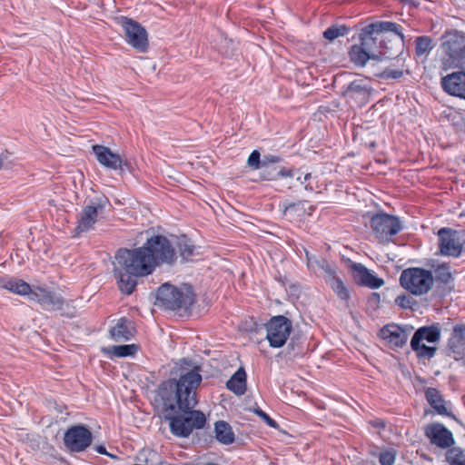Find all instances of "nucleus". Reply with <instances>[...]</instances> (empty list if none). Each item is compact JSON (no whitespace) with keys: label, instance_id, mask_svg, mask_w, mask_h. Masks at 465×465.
I'll return each instance as SVG.
<instances>
[{"label":"nucleus","instance_id":"1","mask_svg":"<svg viewBox=\"0 0 465 465\" xmlns=\"http://www.w3.org/2000/svg\"><path fill=\"white\" fill-rule=\"evenodd\" d=\"M200 366H191V361L183 359L177 368L178 378L163 381L158 389L171 432L179 438H187L194 430L204 428L206 417L194 410L198 403L197 389L203 378Z\"/></svg>","mask_w":465,"mask_h":465},{"label":"nucleus","instance_id":"2","mask_svg":"<svg viewBox=\"0 0 465 465\" xmlns=\"http://www.w3.org/2000/svg\"><path fill=\"white\" fill-rule=\"evenodd\" d=\"M173 242L163 235H153L138 248L119 249L115 253L114 274L120 291L131 294L137 278L152 274L156 267L173 265L177 261Z\"/></svg>","mask_w":465,"mask_h":465},{"label":"nucleus","instance_id":"3","mask_svg":"<svg viewBox=\"0 0 465 465\" xmlns=\"http://www.w3.org/2000/svg\"><path fill=\"white\" fill-rule=\"evenodd\" d=\"M388 34H392L404 44L403 28L397 23L379 21L362 27L358 35L360 44L353 45L349 52L351 61L362 67L369 60H381L394 55L391 52L392 47L388 45L391 42Z\"/></svg>","mask_w":465,"mask_h":465},{"label":"nucleus","instance_id":"4","mask_svg":"<svg viewBox=\"0 0 465 465\" xmlns=\"http://www.w3.org/2000/svg\"><path fill=\"white\" fill-rule=\"evenodd\" d=\"M194 302V294L190 285L176 287L168 282L157 291L156 305L170 311H187Z\"/></svg>","mask_w":465,"mask_h":465},{"label":"nucleus","instance_id":"5","mask_svg":"<svg viewBox=\"0 0 465 465\" xmlns=\"http://www.w3.org/2000/svg\"><path fill=\"white\" fill-rule=\"evenodd\" d=\"M441 48L444 53V69L465 68V36L458 31L446 32L441 36Z\"/></svg>","mask_w":465,"mask_h":465},{"label":"nucleus","instance_id":"6","mask_svg":"<svg viewBox=\"0 0 465 465\" xmlns=\"http://www.w3.org/2000/svg\"><path fill=\"white\" fill-rule=\"evenodd\" d=\"M371 228L379 242H388L401 231V223L394 215L378 213L371 219Z\"/></svg>","mask_w":465,"mask_h":465},{"label":"nucleus","instance_id":"7","mask_svg":"<svg viewBox=\"0 0 465 465\" xmlns=\"http://www.w3.org/2000/svg\"><path fill=\"white\" fill-rule=\"evenodd\" d=\"M266 339L272 348L282 347L292 330V321L283 315L273 316L265 324Z\"/></svg>","mask_w":465,"mask_h":465},{"label":"nucleus","instance_id":"8","mask_svg":"<svg viewBox=\"0 0 465 465\" xmlns=\"http://www.w3.org/2000/svg\"><path fill=\"white\" fill-rule=\"evenodd\" d=\"M438 238L441 254L452 257L461 254L465 240L460 232L444 227L438 231Z\"/></svg>","mask_w":465,"mask_h":465},{"label":"nucleus","instance_id":"9","mask_svg":"<svg viewBox=\"0 0 465 465\" xmlns=\"http://www.w3.org/2000/svg\"><path fill=\"white\" fill-rule=\"evenodd\" d=\"M107 203L109 201L106 198H97L91 201L90 204L84 206L78 214L75 232L80 234L91 230L97 222L98 213L104 209Z\"/></svg>","mask_w":465,"mask_h":465},{"label":"nucleus","instance_id":"10","mask_svg":"<svg viewBox=\"0 0 465 465\" xmlns=\"http://www.w3.org/2000/svg\"><path fill=\"white\" fill-rule=\"evenodd\" d=\"M92 432L84 425L69 428L64 433V443L73 452H81L92 443Z\"/></svg>","mask_w":465,"mask_h":465},{"label":"nucleus","instance_id":"11","mask_svg":"<svg viewBox=\"0 0 465 465\" xmlns=\"http://www.w3.org/2000/svg\"><path fill=\"white\" fill-rule=\"evenodd\" d=\"M123 28L129 45L141 52H144L147 49V32L139 23L124 17Z\"/></svg>","mask_w":465,"mask_h":465},{"label":"nucleus","instance_id":"12","mask_svg":"<svg viewBox=\"0 0 465 465\" xmlns=\"http://www.w3.org/2000/svg\"><path fill=\"white\" fill-rule=\"evenodd\" d=\"M433 283V276L430 271L420 268H409V292L415 295L429 292Z\"/></svg>","mask_w":465,"mask_h":465},{"label":"nucleus","instance_id":"13","mask_svg":"<svg viewBox=\"0 0 465 465\" xmlns=\"http://www.w3.org/2000/svg\"><path fill=\"white\" fill-rule=\"evenodd\" d=\"M93 153L98 163L107 169L124 171V166L128 167L127 161L107 146L95 144L93 146Z\"/></svg>","mask_w":465,"mask_h":465},{"label":"nucleus","instance_id":"14","mask_svg":"<svg viewBox=\"0 0 465 465\" xmlns=\"http://www.w3.org/2000/svg\"><path fill=\"white\" fill-rule=\"evenodd\" d=\"M379 336L393 350L402 348L407 341L405 328L395 323H389L383 326L379 331Z\"/></svg>","mask_w":465,"mask_h":465},{"label":"nucleus","instance_id":"15","mask_svg":"<svg viewBox=\"0 0 465 465\" xmlns=\"http://www.w3.org/2000/svg\"><path fill=\"white\" fill-rule=\"evenodd\" d=\"M448 355L455 361L465 357V324H456L447 341Z\"/></svg>","mask_w":465,"mask_h":465},{"label":"nucleus","instance_id":"16","mask_svg":"<svg viewBox=\"0 0 465 465\" xmlns=\"http://www.w3.org/2000/svg\"><path fill=\"white\" fill-rule=\"evenodd\" d=\"M354 282L361 286L378 289L383 285L384 281L371 272L363 264L352 262L350 266Z\"/></svg>","mask_w":465,"mask_h":465},{"label":"nucleus","instance_id":"17","mask_svg":"<svg viewBox=\"0 0 465 465\" xmlns=\"http://www.w3.org/2000/svg\"><path fill=\"white\" fill-rule=\"evenodd\" d=\"M425 435L432 444L440 449H447L454 444L452 433L440 423L427 426Z\"/></svg>","mask_w":465,"mask_h":465},{"label":"nucleus","instance_id":"18","mask_svg":"<svg viewBox=\"0 0 465 465\" xmlns=\"http://www.w3.org/2000/svg\"><path fill=\"white\" fill-rule=\"evenodd\" d=\"M38 302L45 310H61L64 307V298L54 292L43 288H37L31 293V300Z\"/></svg>","mask_w":465,"mask_h":465},{"label":"nucleus","instance_id":"19","mask_svg":"<svg viewBox=\"0 0 465 465\" xmlns=\"http://www.w3.org/2000/svg\"><path fill=\"white\" fill-rule=\"evenodd\" d=\"M441 85L449 94L465 99V72H455L442 77Z\"/></svg>","mask_w":465,"mask_h":465},{"label":"nucleus","instance_id":"20","mask_svg":"<svg viewBox=\"0 0 465 465\" xmlns=\"http://www.w3.org/2000/svg\"><path fill=\"white\" fill-rule=\"evenodd\" d=\"M344 96L349 100L358 101L360 104H365L371 94V87L366 80L357 79L351 82L343 92Z\"/></svg>","mask_w":465,"mask_h":465},{"label":"nucleus","instance_id":"21","mask_svg":"<svg viewBox=\"0 0 465 465\" xmlns=\"http://www.w3.org/2000/svg\"><path fill=\"white\" fill-rule=\"evenodd\" d=\"M134 327L133 322L126 318H121L114 326L110 333L115 341H129L133 338Z\"/></svg>","mask_w":465,"mask_h":465},{"label":"nucleus","instance_id":"22","mask_svg":"<svg viewBox=\"0 0 465 465\" xmlns=\"http://www.w3.org/2000/svg\"><path fill=\"white\" fill-rule=\"evenodd\" d=\"M440 339V330L437 325L423 326L419 328L411 338V343L416 345L418 341L437 342Z\"/></svg>","mask_w":465,"mask_h":465},{"label":"nucleus","instance_id":"23","mask_svg":"<svg viewBox=\"0 0 465 465\" xmlns=\"http://www.w3.org/2000/svg\"><path fill=\"white\" fill-rule=\"evenodd\" d=\"M215 439L223 445H231L235 441V435L232 426L224 421L218 420L214 423Z\"/></svg>","mask_w":465,"mask_h":465},{"label":"nucleus","instance_id":"24","mask_svg":"<svg viewBox=\"0 0 465 465\" xmlns=\"http://www.w3.org/2000/svg\"><path fill=\"white\" fill-rule=\"evenodd\" d=\"M226 387L238 396L243 395L246 391V372L243 368H240L228 380Z\"/></svg>","mask_w":465,"mask_h":465},{"label":"nucleus","instance_id":"25","mask_svg":"<svg viewBox=\"0 0 465 465\" xmlns=\"http://www.w3.org/2000/svg\"><path fill=\"white\" fill-rule=\"evenodd\" d=\"M305 256L309 270L315 273L322 272L324 273V275H329V273L334 270L325 259L317 258L306 250Z\"/></svg>","mask_w":465,"mask_h":465},{"label":"nucleus","instance_id":"26","mask_svg":"<svg viewBox=\"0 0 465 465\" xmlns=\"http://www.w3.org/2000/svg\"><path fill=\"white\" fill-rule=\"evenodd\" d=\"M324 279L340 299L347 301L350 298L348 289L341 279L336 276L335 270L329 273V275H324Z\"/></svg>","mask_w":465,"mask_h":465},{"label":"nucleus","instance_id":"27","mask_svg":"<svg viewBox=\"0 0 465 465\" xmlns=\"http://www.w3.org/2000/svg\"><path fill=\"white\" fill-rule=\"evenodd\" d=\"M174 247L178 249L180 257L183 262H188L195 253V246L190 239L183 235L176 239Z\"/></svg>","mask_w":465,"mask_h":465},{"label":"nucleus","instance_id":"28","mask_svg":"<svg viewBox=\"0 0 465 465\" xmlns=\"http://www.w3.org/2000/svg\"><path fill=\"white\" fill-rule=\"evenodd\" d=\"M426 399L430 405L440 415H450L444 405V401L439 391L434 388L427 389L425 392Z\"/></svg>","mask_w":465,"mask_h":465},{"label":"nucleus","instance_id":"29","mask_svg":"<svg viewBox=\"0 0 465 465\" xmlns=\"http://www.w3.org/2000/svg\"><path fill=\"white\" fill-rule=\"evenodd\" d=\"M5 289L19 295H28L29 300H31V293L34 291L31 289V286L25 282L24 280L10 278V280H6L4 282Z\"/></svg>","mask_w":465,"mask_h":465},{"label":"nucleus","instance_id":"30","mask_svg":"<svg viewBox=\"0 0 465 465\" xmlns=\"http://www.w3.org/2000/svg\"><path fill=\"white\" fill-rule=\"evenodd\" d=\"M137 346L135 344H124V345H114L109 347L107 351L114 357L123 358L127 356H133L137 351Z\"/></svg>","mask_w":465,"mask_h":465},{"label":"nucleus","instance_id":"31","mask_svg":"<svg viewBox=\"0 0 465 465\" xmlns=\"http://www.w3.org/2000/svg\"><path fill=\"white\" fill-rule=\"evenodd\" d=\"M350 30V27L344 25H332L323 32V37L332 42L340 36L348 35Z\"/></svg>","mask_w":465,"mask_h":465},{"label":"nucleus","instance_id":"32","mask_svg":"<svg viewBox=\"0 0 465 465\" xmlns=\"http://www.w3.org/2000/svg\"><path fill=\"white\" fill-rule=\"evenodd\" d=\"M432 47V40L429 36H419L415 40V53L418 56L429 54Z\"/></svg>","mask_w":465,"mask_h":465},{"label":"nucleus","instance_id":"33","mask_svg":"<svg viewBox=\"0 0 465 465\" xmlns=\"http://www.w3.org/2000/svg\"><path fill=\"white\" fill-rule=\"evenodd\" d=\"M411 346L420 359H430L435 355L437 351L435 346H427L420 341H418L416 345L411 342Z\"/></svg>","mask_w":465,"mask_h":465},{"label":"nucleus","instance_id":"34","mask_svg":"<svg viewBox=\"0 0 465 465\" xmlns=\"http://www.w3.org/2000/svg\"><path fill=\"white\" fill-rule=\"evenodd\" d=\"M435 280L439 282L447 284L452 280L450 266L447 264L438 265L434 270Z\"/></svg>","mask_w":465,"mask_h":465},{"label":"nucleus","instance_id":"35","mask_svg":"<svg viewBox=\"0 0 465 465\" xmlns=\"http://www.w3.org/2000/svg\"><path fill=\"white\" fill-rule=\"evenodd\" d=\"M247 164L253 170L262 168V159L261 160V154L257 150L252 151L249 155Z\"/></svg>","mask_w":465,"mask_h":465},{"label":"nucleus","instance_id":"36","mask_svg":"<svg viewBox=\"0 0 465 465\" xmlns=\"http://www.w3.org/2000/svg\"><path fill=\"white\" fill-rule=\"evenodd\" d=\"M381 465H393L395 461V452L393 450L381 451L379 455Z\"/></svg>","mask_w":465,"mask_h":465},{"label":"nucleus","instance_id":"37","mask_svg":"<svg viewBox=\"0 0 465 465\" xmlns=\"http://www.w3.org/2000/svg\"><path fill=\"white\" fill-rule=\"evenodd\" d=\"M460 451L459 450L451 449L447 452V460L450 465H465V461L460 460Z\"/></svg>","mask_w":465,"mask_h":465},{"label":"nucleus","instance_id":"38","mask_svg":"<svg viewBox=\"0 0 465 465\" xmlns=\"http://www.w3.org/2000/svg\"><path fill=\"white\" fill-rule=\"evenodd\" d=\"M380 302H381V297H380V294L377 293V292H372L369 298H368V301H367V308H368V311H371V312H376L377 309L379 308L380 306Z\"/></svg>","mask_w":465,"mask_h":465},{"label":"nucleus","instance_id":"39","mask_svg":"<svg viewBox=\"0 0 465 465\" xmlns=\"http://www.w3.org/2000/svg\"><path fill=\"white\" fill-rule=\"evenodd\" d=\"M282 162V158L278 155L267 154L262 158V168L271 167L272 164Z\"/></svg>","mask_w":465,"mask_h":465},{"label":"nucleus","instance_id":"40","mask_svg":"<svg viewBox=\"0 0 465 465\" xmlns=\"http://www.w3.org/2000/svg\"><path fill=\"white\" fill-rule=\"evenodd\" d=\"M255 413L261 417L264 422L271 428H276L277 422L272 419L267 413H265L262 410L257 409L255 410Z\"/></svg>","mask_w":465,"mask_h":465},{"label":"nucleus","instance_id":"41","mask_svg":"<svg viewBox=\"0 0 465 465\" xmlns=\"http://www.w3.org/2000/svg\"><path fill=\"white\" fill-rule=\"evenodd\" d=\"M403 75L402 70H396V69H386L382 73V77L385 79H398L401 78Z\"/></svg>","mask_w":465,"mask_h":465},{"label":"nucleus","instance_id":"42","mask_svg":"<svg viewBox=\"0 0 465 465\" xmlns=\"http://www.w3.org/2000/svg\"><path fill=\"white\" fill-rule=\"evenodd\" d=\"M262 169V177L265 180H276L277 179V171L275 169L268 168H261Z\"/></svg>","mask_w":465,"mask_h":465},{"label":"nucleus","instance_id":"43","mask_svg":"<svg viewBox=\"0 0 465 465\" xmlns=\"http://www.w3.org/2000/svg\"><path fill=\"white\" fill-rule=\"evenodd\" d=\"M299 173L298 170L281 168L277 171V178L282 177H293Z\"/></svg>","mask_w":465,"mask_h":465},{"label":"nucleus","instance_id":"44","mask_svg":"<svg viewBox=\"0 0 465 465\" xmlns=\"http://www.w3.org/2000/svg\"><path fill=\"white\" fill-rule=\"evenodd\" d=\"M395 302L400 307H401L403 309L407 308V296L406 295L402 294V295L398 296L396 298Z\"/></svg>","mask_w":465,"mask_h":465},{"label":"nucleus","instance_id":"45","mask_svg":"<svg viewBox=\"0 0 465 465\" xmlns=\"http://www.w3.org/2000/svg\"><path fill=\"white\" fill-rule=\"evenodd\" d=\"M401 285L407 290V269L403 270L400 276Z\"/></svg>","mask_w":465,"mask_h":465},{"label":"nucleus","instance_id":"46","mask_svg":"<svg viewBox=\"0 0 465 465\" xmlns=\"http://www.w3.org/2000/svg\"><path fill=\"white\" fill-rule=\"evenodd\" d=\"M312 178V173H307L304 175L299 174L296 176V180L300 182L302 184H304L308 180Z\"/></svg>","mask_w":465,"mask_h":465},{"label":"nucleus","instance_id":"47","mask_svg":"<svg viewBox=\"0 0 465 465\" xmlns=\"http://www.w3.org/2000/svg\"><path fill=\"white\" fill-rule=\"evenodd\" d=\"M94 449H95V450H96L98 453H100V454L109 455V454L107 453V451H106L105 447H104V446H103V445H98V446H96Z\"/></svg>","mask_w":465,"mask_h":465},{"label":"nucleus","instance_id":"48","mask_svg":"<svg viewBox=\"0 0 465 465\" xmlns=\"http://www.w3.org/2000/svg\"><path fill=\"white\" fill-rule=\"evenodd\" d=\"M371 424H372V426L377 427V428H384V426H385L384 421L381 420L372 421Z\"/></svg>","mask_w":465,"mask_h":465},{"label":"nucleus","instance_id":"49","mask_svg":"<svg viewBox=\"0 0 465 465\" xmlns=\"http://www.w3.org/2000/svg\"><path fill=\"white\" fill-rule=\"evenodd\" d=\"M10 280V277H0V287L5 289L4 282Z\"/></svg>","mask_w":465,"mask_h":465},{"label":"nucleus","instance_id":"50","mask_svg":"<svg viewBox=\"0 0 465 465\" xmlns=\"http://www.w3.org/2000/svg\"><path fill=\"white\" fill-rule=\"evenodd\" d=\"M305 190L312 192L313 189H312V187L310 184H306L305 185Z\"/></svg>","mask_w":465,"mask_h":465},{"label":"nucleus","instance_id":"51","mask_svg":"<svg viewBox=\"0 0 465 465\" xmlns=\"http://www.w3.org/2000/svg\"><path fill=\"white\" fill-rule=\"evenodd\" d=\"M2 166H3V161H2V159L0 158V169L2 168Z\"/></svg>","mask_w":465,"mask_h":465}]
</instances>
